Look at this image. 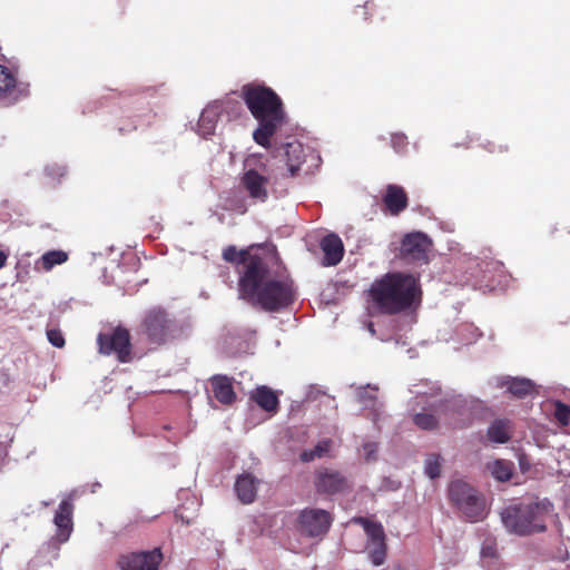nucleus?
Masks as SVG:
<instances>
[{"label": "nucleus", "instance_id": "19", "mask_svg": "<svg viewBox=\"0 0 570 570\" xmlns=\"http://www.w3.org/2000/svg\"><path fill=\"white\" fill-rule=\"evenodd\" d=\"M320 246L324 253V266H335L342 261L344 246L342 239L336 234H328L324 236Z\"/></svg>", "mask_w": 570, "mask_h": 570}, {"label": "nucleus", "instance_id": "33", "mask_svg": "<svg viewBox=\"0 0 570 570\" xmlns=\"http://www.w3.org/2000/svg\"><path fill=\"white\" fill-rule=\"evenodd\" d=\"M368 550V558L373 566H381L383 564L385 557H386V546L385 541L382 542H375L370 543L367 547Z\"/></svg>", "mask_w": 570, "mask_h": 570}, {"label": "nucleus", "instance_id": "38", "mask_svg": "<svg viewBox=\"0 0 570 570\" xmlns=\"http://www.w3.org/2000/svg\"><path fill=\"white\" fill-rule=\"evenodd\" d=\"M47 338L55 347H62L65 345V337L59 330L50 328L47 330Z\"/></svg>", "mask_w": 570, "mask_h": 570}, {"label": "nucleus", "instance_id": "30", "mask_svg": "<svg viewBox=\"0 0 570 570\" xmlns=\"http://www.w3.org/2000/svg\"><path fill=\"white\" fill-rule=\"evenodd\" d=\"M355 522L363 525L371 543L385 541L384 530L380 523L370 521L362 517L356 518Z\"/></svg>", "mask_w": 570, "mask_h": 570}, {"label": "nucleus", "instance_id": "40", "mask_svg": "<svg viewBox=\"0 0 570 570\" xmlns=\"http://www.w3.org/2000/svg\"><path fill=\"white\" fill-rule=\"evenodd\" d=\"M46 173L50 177H62L66 174V167L63 165L53 164L46 167Z\"/></svg>", "mask_w": 570, "mask_h": 570}, {"label": "nucleus", "instance_id": "24", "mask_svg": "<svg viewBox=\"0 0 570 570\" xmlns=\"http://www.w3.org/2000/svg\"><path fill=\"white\" fill-rule=\"evenodd\" d=\"M383 202L392 215H397L407 206V196L397 185H389Z\"/></svg>", "mask_w": 570, "mask_h": 570}, {"label": "nucleus", "instance_id": "45", "mask_svg": "<svg viewBox=\"0 0 570 570\" xmlns=\"http://www.w3.org/2000/svg\"><path fill=\"white\" fill-rule=\"evenodd\" d=\"M367 330L370 331V333H371L372 335H374V334H375V330H374V325H373V323H368V324H367Z\"/></svg>", "mask_w": 570, "mask_h": 570}, {"label": "nucleus", "instance_id": "44", "mask_svg": "<svg viewBox=\"0 0 570 570\" xmlns=\"http://www.w3.org/2000/svg\"><path fill=\"white\" fill-rule=\"evenodd\" d=\"M7 258L8 255L3 250H0V269L4 266Z\"/></svg>", "mask_w": 570, "mask_h": 570}, {"label": "nucleus", "instance_id": "21", "mask_svg": "<svg viewBox=\"0 0 570 570\" xmlns=\"http://www.w3.org/2000/svg\"><path fill=\"white\" fill-rule=\"evenodd\" d=\"M497 386L507 387L508 392L518 399L530 395L534 390V383L524 377L500 376L495 379Z\"/></svg>", "mask_w": 570, "mask_h": 570}, {"label": "nucleus", "instance_id": "43", "mask_svg": "<svg viewBox=\"0 0 570 570\" xmlns=\"http://www.w3.org/2000/svg\"><path fill=\"white\" fill-rule=\"evenodd\" d=\"M484 148H487L490 153H495V151H499V153H502L505 150V148H503L502 146H495L494 144L492 142H488Z\"/></svg>", "mask_w": 570, "mask_h": 570}, {"label": "nucleus", "instance_id": "14", "mask_svg": "<svg viewBox=\"0 0 570 570\" xmlns=\"http://www.w3.org/2000/svg\"><path fill=\"white\" fill-rule=\"evenodd\" d=\"M29 85L18 81L16 75L7 67L0 65V104L11 106L28 97Z\"/></svg>", "mask_w": 570, "mask_h": 570}, {"label": "nucleus", "instance_id": "12", "mask_svg": "<svg viewBox=\"0 0 570 570\" xmlns=\"http://www.w3.org/2000/svg\"><path fill=\"white\" fill-rule=\"evenodd\" d=\"M433 413H416L413 417L414 423L422 430H432L434 429L439 421H443L448 424L458 425L460 422L468 419L471 414L472 406L471 401H468L466 411H461V413L452 407H448V410L436 411L435 409H430Z\"/></svg>", "mask_w": 570, "mask_h": 570}, {"label": "nucleus", "instance_id": "28", "mask_svg": "<svg viewBox=\"0 0 570 570\" xmlns=\"http://www.w3.org/2000/svg\"><path fill=\"white\" fill-rule=\"evenodd\" d=\"M487 471L500 482L509 481L513 473V463L503 460L497 459L487 463Z\"/></svg>", "mask_w": 570, "mask_h": 570}, {"label": "nucleus", "instance_id": "17", "mask_svg": "<svg viewBox=\"0 0 570 570\" xmlns=\"http://www.w3.org/2000/svg\"><path fill=\"white\" fill-rule=\"evenodd\" d=\"M76 492H71L65 500H62L55 513L53 523L57 528V540L65 543L69 540L73 529L72 514L73 503L72 500Z\"/></svg>", "mask_w": 570, "mask_h": 570}, {"label": "nucleus", "instance_id": "32", "mask_svg": "<svg viewBox=\"0 0 570 570\" xmlns=\"http://www.w3.org/2000/svg\"><path fill=\"white\" fill-rule=\"evenodd\" d=\"M424 473L430 479H436L441 474V458L439 454H428L424 460Z\"/></svg>", "mask_w": 570, "mask_h": 570}, {"label": "nucleus", "instance_id": "6", "mask_svg": "<svg viewBox=\"0 0 570 570\" xmlns=\"http://www.w3.org/2000/svg\"><path fill=\"white\" fill-rule=\"evenodd\" d=\"M451 503L461 511L470 522H478L485 518L484 498L463 480H453L448 488Z\"/></svg>", "mask_w": 570, "mask_h": 570}, {"label": "nucleus", "instance_id": "29", "mask_svg": "<svg viewBox=\"0 0 570 570\" xmlns=\"http://www.w3.org/2000/svg\"><path fill=\"white\" fill-rule=\"evenodd\" d=\"M68 259V254L60 249L49 250L45 253L37 264L46 272L51 271L56 265H61Z\"/></svg>", "mask_w": 570, "mask_h": 570}, {"label": "nucleus", "instance_id": "48", "mask_svg": "<svg viewBox=\"0 0 570 570\" xmlns=\"http://www.w3.org/2000/svg\"><path fill=\"white\" fill-rule=\"evenodd\" d=\"M50 503H51V502H49V501H42V502H41V504H42L43 507H48V505H50Z\"/></svg>", "mask_w": 570, "mask_h": 570}, {"label": "nucleus", "instance_id": "10", "mask_svg": "<svg viewBox=\"0 0 570 570\" xmlns=\"http://www.w3.org/2000/svg\"><path fill=\"white\" fill-rule=\"evenodd\" d=\"M278 156L286 161L289 176H295L298 170L306 165L305 171L308 173L313 167H318L321 157L311 147H305L302 142L293 140L286 142L278 149Z\"/></svg>", "mask_w": 570, "mask_h": 570}, {"label": "nucleus", "instance_id": "16", "mask_svg": "<svg viewBox=\"0 0 570 570\" xmlns=\"http://www.w3.org/2000/svg\"><path fill=\"white\" fill-rule=\"evenodd\" d=\"M348 487V480L337 470L323 468L316 472L315 488L318 493L333 495L344 492Z\"/></svg>", "mask_w": 570, "mask_h": 570}, {"label": "nucleus", "instance_id": "22", "mask_svg": "<svg viewBox=\"0 0 570 570\" xmlns=\"http://www.w3.org/2000/svg\"><path fill=\"white\" fill-rule=\"evenodd\" d=\"M258 483L259 481L250 473L239 475L235 482V492L238 500L244 504L254 502Z\"/></svg>", "mask_w": 570, "mask_h": 570}, {"label": "nucleus", "instance_id": "26", "mask_svg": "<svg viewBox=\"0 0 570 570\" xmlns=\"http://www.w3.org/2000/svg\"><path fill=\"white\" fill-rule=\"evenodd\" d=\"M250 399L266 412H276L278 409V397L275 392L263 385L258 386L250 394Z\"/></svg>", "mask_w": 570, "mask_h": 570}, {"label": "nucleus", "instance_id": "34", "mask_svg": "<svg viewBox=\"0 0 570 570\" xmlns=\"http://www.w3.org/2000/svg\"><path fill=\"white\" fill-rule=\"evenodd\" d=\"M456 333L464 344L474 343L481 335L478 327H475L473 324L468 323L461 325Z\"/></svg>", "mask_w": 570, "mask_h": 570}, {"label": "nucleus", "instance_id": "1", "mask_svg": "<svg viewBox=\"0 0 570 570\" xmlns=\"http://www.w3.org/2000/svg\"><path fill=\"white\" fill-rule=\"evenodd\" d=\"M275 247L266 245L253 246L250 250L238 252L228 246L223 258L229 263L242 264L243 275L239 278V296L263 309L274 312L291 305L296 295L293 281L286 274L274 273L269 263L275 258Z\"/></svg>", "mask_w": 570, "mask_h": 570}, {"label": "nucleus", "instance_id": "11", "mask_svg": "<svg viewBox=\"0 0 570 570\" xmlns=\"http://www.w3.org/2000/svg\"><path fill=\"white\" fill-rule=\"evenodd\" d=\"M97 343L101 354H115L122 363L129 361L130 336L127 330L118 327L110 333H100Z\"/></svg>", "mask_w": 570, "mask_h": 570}, {"label": "nucleus", "instance_id": "46", "mask_svg": "<svg viewBox=\"0 0 570 570\" xmlns=\"http://www.w3.org/2000/svg\"><path fill=\"white\" fill-rule=\"evenodd\" d=\"M520 465H521L522 470H525L524 466H527V463H523L522 459L520 460Z\"/></svg>", "mask_w": 570, "mask_h": 570}, {"label": "nucleus", "instance_id": "25", "mask_svg": "<svg viewBox=\"0 0 570 570\" xmlns=\"http://www.w3.org/2000/svg\"><path fill=\"white\" fill-rule=\"evenodd\" d=\"M377 387L367 384L366 386H358L355 390L357 401L373 412V421L377 422L380 416L381 404L376 397Z\"/></svg>", "mask_w": 570, "mask_h": 570}, {"label": "nucleus", "instance_id": "15", "mask_svg": "<svg viewBox=\"0 0 570 570\" xmlns=\"http://www.w3.org/2000/svg\"><path fill=\"white\" fill-rule=\"evenodd\" d=\"M332 522L330 512L322 509H305L299 513L298 528L305 535L318 537L328 531Z\"/></svg>", "mask_w": 570, "mask_h": 570}, {"label": "nucleus", "instance_id": "5", "mask_svg": "<svg viewBox=\"0 0 570 570\" xmlns=\"http://www.w3.org/2000/svg\"><path fill=\"white\" fill-rule=\"evenodd\" d=\"M274 178L275 173L267 157L249 155L244 160V173L240 177V184L255 202H267L268 185Z\"/></svg>", "mask_w": 570, "mask_h": 570}, {"label": "nucleus", "instance_id": "31", "mask_svg": "<svg viewBox=\"0 0 570 570\" xmlns=\"http://www.w3.org/2000/svg\"><path fill=\"white\" fill-rule=\"evenodd\" d=\"M331 445H332L331 440H328V439L322 440L313 449L304 450L301 453V460L303 462H311V461H314L315 459L323 458L328 453Z\"/></svg>", "mask_w": 570, "mask_h": 570}, {"label": "nucleus", "instance_id": "37", "mask_svg": "<svg viewBox=\"0 0 570 570\" xmlns=\"http://www.w3.org/2000/svg\"><path fill=\"white\" fill-rule=\"evenodd\" d=\"M499 556L495 543L492 541H485L482 544L481 552H480V559L488 561L489 558L493 559L494 557Z\"/></svg>", "mask_w": 570, "mask_h": 570}, {"label": "nucleus", "instance_id": "47", "mask_svg": "<svg viewBox=\"0 0 570 570\" xmlns=\"http://www.w3.org/2000/svg\"><path fill=\"white\" fill-rule=\"evenodd\" d=\"M520 465H521L522 470H525L524 466H527V463H523L522 459L520 460Z\"/></svg>", "mask_w": 570, "mask_h": 570}, {"label": "nucleus", "instance_id": "13", "mask_svg": "<svg viewBox=\"0 0 570 570\" xmlns=\"http://www.w3.org/2000/svg\"><path fill=\"white\" fill-rule=\"evenodd\" d=\"M432 246L431 239L422 232L406 234L401 243V256L407 263H428V253Z\"/></svg>", "mask_w": 570, "mask_h": 570}, {"label": "nucleus", "instance_id": "41", "mask_svg": "<svg viewBox=\"0 0 570 570\" xmlns=\"http://www.w3.org/2000/svg\"><path fill=\"white\" fill-rule=\"evenodd\" d=\"M481 564L485 570H499L500 569V559L499 556L490 559L488 561L481 560Z\"/></svg>", "mask_w": 570, "mask_h": 570}, {"label": "nucleus", "instance_id": "36", "mask_svg": "<svg viewBox=\"0 0 570 570\" xmlns=\"http://www.w3.org/2000/svg\"><path fill=\"white\" fill-rule=\"evenodd\" d=\"M554 415L559 423L562 425H568L570 422V406L558 401L556 403Z\"/></svg>", "mask_w": 570, "mask_h": 570}, {"label": "nucleus", "instance_id": "18", "mask_svg": "<svg viewBox=\"0 0 570 570\" xmlns=\"http://www.w3.org/2000/svg\"><path fill=\"white\" fill-rule=\"evenodd\" d=\"M163 559L159 549L145 552H136L121 557L119 564L121 570H158Z\"/></svg>", "mask_w": 570, "mask_h": 570}, {"label": "nucleus", "instance_id": "27", "mask_svg": "<svg viewBox=\"0 0 570 570\" xmlns=\"http://www.w3.org/2000/svg\"><path fill=\"white\" fill-rule=\"evenodd\" d=\"M511 423L509 420L499 419L488 428L487 435L493 443L502 444L510 440Z\"/></svg>", "mask_w": 570, "mask_h": 570}, {"label": "nucleus", "instance_id": "35", "mask_svg": "<svg viewBox=\"0 0 570 570\" xmlns=\"http://www.w3.org/2000/svg\"><path fill=\"white\" fill-rule=\"evenodd\" d=\"M407 137L403 132H395L391 135V147L399 155H404L407 149Z\"/></svg>", "mask_w": 570, "mask_h": 570}, {"label": "nucleus", "instance_id": "4", "mask_svg": "<svg viewBox=\"0 0 570 570\" xmlns=\"http://www.w3.org/2000/svg\"><path fill=\"white\" fill-rule=\"evenodd\" d=\"M552 510V503L542 501L514 502L500 512L501 521L508 532L530 535L546 531V518Z\"/></svg>", "mask_w": 570, "mask_h": 570}, {"label": "nucleus", "instance_id": "7", "mask_svg": "<svg viewBox=\"0 0 570 570\" xmlns=\"http://www.w3.org/2000/svg\"><path fill=\"white\" fill-rule=\"evenodd\" d=\"M503 265L493 259H480L479 257L463 255L458 262L456 271L462 274L461 282L471 284L473 287L482 286L490 282L495 273H501Z\"/></svg>", "mask_w": 570, "mask_h": 570}, {"label": "nucleus", "instance_id": "42", "mask_svg": "<svg viewBox=\"0 0 570 570\" xmlns=\"http://www.w3.org/2000/svg\"><path fill=\"white\" fill-rule=\"evenodd\" d=\"M323 392L321 391V389L316 387V386H309L308 387V391L306 393V400L307 401H312V400H315L320 394H322Z\"/></svg>", "mask_w": 570, "mask_h": 570}, {"label": "nucleus", "instance_id": "39", "mask_svg": "<svg viewBox=\"0 0 570 570\" xmlns=\"http://www.w3.org/2000/svg\"><path fill=\"white\" fill-rule=\"evenodd\" d=\"M362 449L366 461L375 460L377 452V445L375 442H366L363 444Z\"/></svg>", "mask_w": 570, "mask_h": 570}, {"label": "nucleus", "instance_id": "3", "mask_svg": "<svg viewBox=\"0 0 570 570\" xmlns=\"http://www.w3.org/2000/svg\"><path fill=\"white\" fill-rule=\"evenodd\" d=\"M242 92L248 110L258 121L253 139L259 146L268 148L271 138L285 120L283 102L272 88L264 85H245Z\"/></svg>", "mask_w": 570, "mask_h": 570}, {"label": "nucleus", "instance_id": "20", "mask_svg": "<svg viewBox=\"0 0 570 570\" xmlns=\"http://www.w3.org/2000/svg\"><path fill=\"white\" fill-rule=\"evenodd\" d=\"M222 111L223 105L218 101H214L204 108L197 125V132L202 137H208L215 132Z\"/></svg>", "mask_w": 570, "mask_h": 570}, {"label": "nucleus", "instance_id": "2", "mask_svg": "<svg viewBox=\"0 0 570 570\" xmlns=\"http://www.w3.org/2000/svg\"><path fill=\"white\" fill-rule=\"evenodd\" d=\"M370 295L382 314L413 312L422 299L419 278L402 272L387 273L376 279L371 285Z\"/></svg>", "mask_w": 570, "mask_h": 570}, {"label": "nucleus", "instance_id": "23", "mask_svg": "<svg viewBox=\"0 0 570 570\" xmlns=\"http://www.w3.org/2000/svg\"><path fill=\"white\" fill-rule=\"evenodd\" d=\"M210 384L214 396L219 403L224 405H230L234 403L236 400V394L229 377L225 375H214L210 379Z\"/></svg>", "mask_w": 570, "mask_h": 570}, {"label": "nucleus", "instance_id": "9", "mask_svg": "<svg viewBox=\"0 0 570 570\" xmlns=\"http://www.w3.org/2000/svg\"><path fill=\"white\" fill-rule=\"evenodd\" d=\"M410 392L414 394L416 399H424V401L417 402L419 405L422 404L424 410L435 409L441 412L443 409L448 410V407H452L461 413V411L465 412L468 407L469 400L462 395L451 397L441 396V389L436 383L414 385Z\"/></svg>", "mask_w": 570, "mask_h": 570}, {"label": "nucleus", "instance_id": "8", "mask_svg": "<svg viewBox=\"0 0 570 570\" xmlns=\"http://www.w3.org/2000/svg\"><path fill=\"white\" fill-rule=\"evenodd\" d=\"M142 328L148 340L158 345L171 341L177 333L175 320L160 307H153L146 312Z\"/></svg>", "mask_w": 570, "mask_h": 570}]
</instances>
